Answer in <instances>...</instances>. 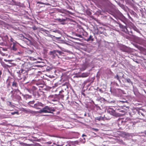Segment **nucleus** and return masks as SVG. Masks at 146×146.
I'll use <instances>...</instances> for the list:
<instances>
[{
    "instance_id": "55",
    "label": "nucleus",
    "mask_w": 146,
    "mask_h": 146,
    "mask_svg": "<svg viewBox=\"0 0 146 146\" xmlns=\"http://www.w3.org/2000/svg\"><path fill=\"white\" fill-rule=\"evenodd\" d=\"M141 133H144L146 135V131H145L144 132H141Z\"/></svg>"
},
{
    "instance_id": "17",
    "label": "nucleus",
    "mask_w": 146,
    "mask_h": 146,
    "mask_svg": "<svg viewBox=\"0 0 146 146\" xmlns=\"http://www.w3.org/2000/svg\"><path fill=\"white\" fill-rule=\"evenodd\" d=\"M116 14L117 17L118 19L124 16L123 14L119 11H118L116 12Z\"/></svg>"
},
{
    "instance_id": "15",
    "label": "nucleus",
    "mask_w": 146,
    "mask_h": 146,
    "mask_svg": "<svg viewBox=\"0 0 146 146\" xmlns=\"http://www.w3.org/2000/svg\"><path fill=\"white\" fill-rule=\"evenodd\" d=\"M121 50L123 52H129L130 51L128 47L126 46H123V47L121 48Z\"/></svg>"
},
{
    "instance_id": "44",
    "label": "nucleus",
    "mask_w": 146,
    "mask_h": 146,
    "mask_svg": "<svg viewBox=\"0 0 146 146\" xmlns=\"http://www.w3.org/2000/svg\"><path fill=\"white\" fill-rule=\"evenodd\" d=\"M68 2H69V1L68 0H66L65 1V3L67 5H68V6L69 7V5H68Z\"/></svg>"
},
{
    "instance_id": "46",
    "label": "nucleus",
    "mask_w": 146,
    "mask_h": 146,
    "mask_svg": "<svg viewBox=\"0 0 146 146\" xmlns=\"http://www.w3.org/2000/svg\"><path fill=\"white\" fill-rule=\"evenodd\" d=\"M138 113H139V114L140 115V114H141V115L143 116V117H144L145 116V115H144V114L142 113V112H141L140 111H139L138 112Z\"/></svg>"
},
{
    "instance_id": "57",
    "label": "nucleus",
    "mask_w": 146,
    "mask_h": 146,
    "mask_svg": "<svg viewBox=\"0 0 146 146\" xmlns=\"http://www.w3.org/2000/svg\"><path fill=\"white\" fill-rule=\"evenodd\" d=\"M120 102L123 103L125 102H126V101H120Z\"/></svg>"
},
{
    "instance_id": "23",
    "label": "nucleus",
    "mask_w": 146,
    "mask_h": 146,
    "mask_svg": "<svg viewBox=\"0 0 146 146\" xmlns=\"http://www.w3.org/2000/svg\"><path fill=\"white\" fill-rule=\"evenodd\" d=\"M3 40L5 42H7L8 39V36L7 35H4L2 37Z\"/></svg>"
},
{
    "instance_id": "52",
    "label": "nucleus",
    "mask_w": 146,
    "mask_h": 146,
    "mask_svg": "<svg viewBox=\"0 0 146 146\" xmlns=\"http://www.w3.org/2000/svg\"><path fill=\"white\" fill-rule=\"evenodd\" d=\"M46 143L48 144H51L52 143V142L50 141L48 142H46Z\"/></svg>"
},
{
    "instance_id": "35",
    "label": "nucleus",
    "mask_w": 146,
    "mask_h": 146,
    "mask_svg": "<svg viewBox=\"0 0 146 146\" xmlns=\"http://www.w3.org/2000/svg\"><path fill=\"white\" fill-rule=\"evenodd\" d=\"M87 66L88 65L86 64H84L82 67V69L83 70H84L87 68Z\"/></svg>"
},
{
    "instance_id": "18",
    "label": "nucleus",
    "mask_w": 146,
    "mask_h": 146,
    "mask_svg": "<svg viewBox=\"0 0 146 146\" xmlns=\"http://www.w3.org/2000/svg\"><path fill=\"white\" fill-rule=\"evenodd\" d=\"M132 27L133 29V31L134 33H135V31H136L139 34H141L139 30L135 26L133 25L132 26Z\"/></svg>"
},
{
    "instance_id": "49",
    "label": "nucleus",
    "mask_w": 146,
    "mask_h": 146,
    "mask_svg": "<svg viewBox=\"0 0 146 146\" xmlns=\"http://www.w3.org/2000/svg\"><path fill=\"white\" fill-rule=\"evenodd\" d=\"M76 36L79 37L81 38L82 37V36L81 35H80L79 34H76Z\"/></svg>"
},
{
    "instance_id": "53",
    "label": "nucleus",
    "mask_w": 146,
    "mask_h": 146,
    "mask_svg": "<svg viewBox=\"0 0 146 146\" xmlns=\"http://www.w3.org/2000/svg\"><path fill=\"white\" fill-rule=\"evenodd\" d=\"M119 111L121 112L122 113H123L125 112V111L124 110H119Z\"/></svg>"
},
{
    "instance_id": "48",
    "label": "nucleus",
    "mask_w": 146,
    "mask_h": 146,
    "mask_svg": "<svg viewBox=\"0 0 146 146\" xmlns=\"http://www.w3.org/2000/svg\"><path fill=\"white\" fill-rule=\"evenodd\" d=\"M35 146H41L38 143H36L34 144Z\"/></svg>"
},
{
    "instance_id": "24",
    "label": "nucleus",
    "mask_w": 146,
    "mask_h": 146,
    "mask_svg": "<svg viewBox=\"0 0 146 146\" xmlns=\"http://www.w3.org/2000/svg\"><path fill=\"white\" fill-rule=\"evenodd\" d=\"M130 14L133 16L134 17L137 18V14L133 11H130Z\"/></svg>"
},
{
    "instance_id": "60",
    "label": "nucleus",
    "mask_w": 146,
    "mask_h": 146,
    "mask_svg": "<svg viewBox=\"0 0 146 146\" xmlns=\"http://www.w3.org/2000/svg\"><path fill=\"white\" fill-rule=\"evenodd\" d=\"M99 91H100V92H103L102 90V89H99Z\"/></svg>"
},
{
    "instance_id": "34",
    "label": "nucleus",
    "mask_w": 146,
    "mask_h": 146,
    "mask_svg": "<svg viewBox=\"0 0 146 146\" xmlns=\"http://www.w3.org/2000/svg\"><path fill=\"white\" fill-rule=\"evenodd\" d=\"M105 101H106V100L104 98H103L101 97L100 102L101 103H104Z\"/></svg>"
},
{
    "instance_id": "19",
    "label": "nucleus",
    "mask_w": 146,
    "mask_h": 146,
    "mask_svg": "<svg viewBox=\"0 0 146 146\" xmlns=\"http://www.w3.org/2000/svg\"><path fill=\"white\" fill-rule=\"evenodd\" d=\"M64 91L63 90L59 92L60 94L57 95V96H58V98H59V100H60V98L62 99L64 97V95L62 94V93L64 92Z\"/></svg>"
},
{
    "instance_id": "56",
    "label": "nucleus",
    "mask_w": 146,
    "mask_h": 146,
    "mask_svg": "<svg viewBox=\"0 0 146 146\" xmlns=\"http://www.w3.org/2000/svg\"><path fill=\"white\" fill-rule=\"evenodd\" d=\"M93 129L95 131H97L98 130V129L96 128H93Z\"/></svg>"
},
{
    "instance_id": "22",
    "label": "nucleus",
    "mask_w": 146,
    "mask_h": 146,
    "mask_svg": "<svg viewBox=\"0 0 146 146\" xmlns=\"http://www.w3.org/2000/svg\"><path fill=\"white\" fill-rule=\"evenodd\" d=\"M37 88L35 86H33L30 90H28V91L30 92L31 93L32 92L33 93V92H35V91L37 90Z\"/></svg>"
},
{
    "instance_id": "37",
    "label": "nucleus",
    "mask_w": 146,
    "mask_h": 146,
    "mask_svg": "<svg viewBox=\"0 0 146 146\" xmlns=\"http://www.w3.org/2000/svg\"><path fill=\"white\" fill-rule=\"evenodd\" d=\"M52 32L56 33H60L59 31L58 30H52Z\"/></svg>"
},
{
    "instance_id": "1",
    "label": "nucleus",
    "mask_w": 146,
    "mask_h": 146,
    "mask_svg": "<svg viewBox=\"0 0 146 146\" xmlns=\"http://www.w3.org/2000/svg\"><path fill=\"white\" fill-rule=\"evenodd\" d=\"M113 20L116 23L118 24L119 27L122 29V31L130 35L135 37V33H134L133 31V29L132 26L131 27H127L126 25H124L121 23L119 22H117L115 20L113 19Z\"/></svg>"
},
{
    "instance_id": "10",
    "label": "nucleus",
    "mask_w": 146,
    "mask_h": 146,
    "mask_svg": "<svg viewBox=\"0 0 146 146\" xmlns=\"http://www.w3.org/2000/svg\"><path fill=\"white\" fill-rule=\"evenodd\" d=\"M122 23L124 24V25H126L127 23V19L124 16L122 17L120 19H119Z\"/></svg>"
},
{
    "instance_id": "59",
    "label": "nucleus",
    "mask_w": 146,
    "mask_h": 146,
    "mask_svg": "<svg viewBox=\"0 0 146 146\" xmlns=\"http://www.w3.org/2000/svg\"><path fill=\"white\" fill-rule=\"evenodd\" d=\"M4 60L5 61H6V62H7L9 61V60H7L6 59H4Z\"/></svg>"
},
{
    "instance_id": "42",
    "label": "nucleus",
    "mask_w": 146,
    "mask_h": 146,
    "mask_svg": "<svg viewBox=\"0 0 146 146\" xmlns=\"http://www.w3.org/2000/svg\"><path fill=\"white\" fill-rule=\"evenodd\" d=\"M115 102H116V101L114 100L108 101V102H109L110 103H115Z\"/></svg>"
},
{
    "instance_id": "2",
    "label": "nucleus",
    "mask_w": 146,
    "mask_h": 146,
    "mask_svg": "<svg viewBox=\"0 0 146 146\" xmlns=\"http://www.w3.org/2000/svg\"><path fill=\"white\" fill-rule=\"evenodd\" d=\"M27 104L31 107L40 110L44 106V104L37 100H33L28 102Z\"/></svg>"
},
{
    "instance_id": "31",
    "label": "nucleus",
    "mask_w": 146,
    "mask_h": 146,
    "mask_svg": "<svg viewBox=\"0 0 146 146\" xmlns=\"http://www.w3.org/2000/svg\"><path fill=\"white\" fill-rule=\"evenodd\" d=\"M117 92H119L120 94H124V91L120 89H117Z\"/></svg>"
},
{
    "instance_id": "61",
    "label": "nucleus",
    "mask_w": 146,
    "mask_h": 146,
    "mask_svg": "<svg viewBox=\"0 0 146 146\" xmlns=\"http://www.w3.org/2000/svg\"><path fill=\"white\" fill-rule=\"evenodd\" d=\"M82 95H83L84 96H85V95H85V94L84 93H82Z\"/></svg>"
},
{
    "instance_id": "20",
    "label": "nucleus",
    "mask_w": 146,
    "mask_h": 146,
    "mask_svg": "<svg viewBox=\"0 0 146 146\" xmlns=\"http://www.w3.org/2000/svg\"><path fill=\"white\" fill-rule=\"evenodd\" d=\"M33 94L34 96L36 98H39L40 96V94L37 92H33Z\"/></svg>"
},
{
    "instance_id": "11",
    "label": "nucleus",
    "mask_w": 146,
    "mask_h": 146,
    "mask_svg": "<svg viewBox=\"0 0 146 146\" xmlns=\"http://www.w3.org/2000/svg\"><path fill=\"white\" fill-rule=\"evenodd\" d=\"M67 11L65 9H59L58 10V12L61 13V14H59L60 15L63 16L64 17H65L66 16V13L64 12V11Z\"/></svg>"
},
{
    "instance_id": "26",
    "label": "nucleus",
    "mask_w": 146,
    "mask_h": 146,
    "mask_svg": "<svg viewBox=\"0 0 146 146\" xmlns=\"http://www.w3.org/2000/svg\"><path fill=\"white\" fill-rule=\"evenodd\" d=\"M44 83V82L43 81L41 82H37L36 83V84L37 86H38L39 87H42V86L43 85V83Z\"/></svg>"
},
{
    "instance_id": "50",
    "label": "nucleus",
    "mask_w": 146,
    "mask_h": 146,
    "mask_svg": "<svg viewBox=\"0 0 146 146\" xmlns=\"http://www.w3.org/2000/svg\"><path fill=\"white\" fill-rule=\"evenodd\" d=\"M20 4H21V3L19 2H17L16 3V5H17V6H20Z\"/></svg>"
},
{
    "instance_id": "27",
    "label": "nucleus",
    "mask_w": 146,
    "mask_h": 146,
    "mask_svg": "<svg viewBox=\"0 0 146 146\" xmlns=\"http://www.w3.org/2000/svg\"><path fill=\"white\" fill-rule=\"evenodd\" d=\"M16 91H17L18 92H19L20 94H21V92H20V90L18 89H15L11 91L10 92V93L11 94V95L15 94V92Z\"/></svg>"
},
{
    "instance_id": "51",
    "label": "nucleus",
    "mask_w": 146,
    "mask_h": 146,
    "mask_svg": "<svg viewBox=\"0 0 146 146\" xmlns=\"http://www.w3.org/2000/svg\"><path fill=\"white\" fill-rule=\"evenodd\" d=\"M10 40L11 42H13H13H14V41H15L11 37V39H10Z\"/></svg>"
},
{
    "instance_id": "39",
    "label": "nucleus",
    "mask_w": 146,
    "mask_h": 146,
    "mask_svg": "<svg viewBox=\"0 0 146 146\" xmlns=\"http://www.w3.org/2000/svg\"><path fill=\"white\" fill-rule=\"evenodd\" d=\"M94 104L95 105V106H96V107L97 108V110H101V109L100 108L99 106H98V105H96L95 104H94Z\"/></svg>"
},
{
    "instance_id": "29",
    "label": "nucleus",
    "mask_w": 146,
    "mask_h": 146,
    "mask_svg": "<svg viewBox=\"0 0 146 146\" xmlns=\"http://www.w3.org/2000/svg\"><path fill=\"white\" fill-rule=\"evenodd\" d=\"M94 40V38H93V36L90 35L89 37L87 39V41H93Z\"/></svg>"
},
{
    "instance_id": "62",
    "label": "nucleus",
    "mask_w": 146,
    "mask_h": 146,
    "mask_svg": "<svg viewBox=\"0 0 146 146\" xmlns=\"http://www.w3.org/2000/svg\"><path fill=\"white\" fill-rule=\"evenodd\" d=\"M2 55L3 56H5V53H2Z\"/></svg>"
},
{
    "instance_id": "47",
    "label": "nucleus",
    "mask_w": 146,
    "mask_h": 146,
    "mask_svg": "<svg viewBox=\"0 0 146 146\" xmlns=\"http://www.w3.org/2000/svg\"><path fill=\"white\" fill-rule=\"evenodd\" d=\"M127 15H128V17H129V18L130 19L131 21H133V19H132V18L130 17V15L128 13L127 14Z\"/></svg>"
},
{
    "instance_id": "45",
    "label": "nucleus",
    "mask_w": 146,
    "mask_h": 146,
    "mask_svg": "<svg viewBox=\"0 0 146 146\" xmlns=\"http://www.w3.org/2000/svg\"><path fill=\"white\" fill-rule=\"evenodd\" d=\"M48 146H59V145H57L55 143H53V145H48Z\"/></svg>"
},
{
    "instance_id": "21",
    "label": "nucleus",
    "mask_w": 146,
    "mask_h": 146,
    "mask_svg": "<svg viewBox=\"0 0 146 146\" xmlns=\"http://www.w3.org/2000/svg\"><path fill=\"white\" fill-rule=\"evenodd\" d=\"M125 82H127L129 84H131V85L133 86V82L129 78H126L125 79Z\"/></svg>"
},
{
    "instance_id": "54",
    "label": "nucleus",
    "mask_w": 146,
    "mask_h": 146,
    "mask_svg": "<svg viewBox=\"0 0 146 146\" xmlns=\"http://www.w3.org/2000/svg\"><path fill=\"white\" fill-rule=\"evenodd\" d=\"M97 32L98 33H100V34H102V32H101L100 31H99L98 30Z\"/></svg>"
},
{
    "instance_id": "64",
    "label": "nucleus",
    "mask_w": 146,
    "mask_h": 146,
    "mask_svg": "<svg viewBox=\"0 0 146 146\" xmlns=\"http://www.w3.org/2000/svg\"><path fill=\"white\" fill-rule=\"evenodd\" d=\"M2 72L0 71V77H1V75L2 74Z\"/></svg>"
},
{
    "instance_id": "6",
    "label": "nucleus",
    "mask_w": 146,
    "mask_h": 146,
    "mask_svg": "<svg viewBox=\"0 0 146 146\" xmlns=\"http://www.w3.org/2000/svg\"><path fill=\"white\" fill-rule=\"evenodd\" d=\"M56 53H58L60 55H61L64 53L61 51L58 50H54L50 51L49 52V54L51 56V57L53 58H55L56 56L59 58L58 54H56Z\"/></svg>"
},
{
    "instance_id": "36",
    "label": "nucleus",
    "mask_w": 146,
    "mask_h": 146,
    "mask_svg": "<svg viewBox=\"0 0 146 146\" xmlns=\"http://www.w3.org/2000/svg\"><path fill=\"white\" fill-rule=\"evenodd\" d=\"M23 54V52L19 50V51H18L17 53V55H22Z\"/></svg>"
},
{
    "instance_id": "41",
    "label": "nucleus",
    "mask_w": 146,
    "mask_h": 146,
    "mask_svg": "<svg viewBox=\"0 0 146 146\" xmlns=\"http://www.w3.org/2000/svg\"><path fill=\"white\" fill-rule=\"evenodd\" d=\"M100 2V3L102 4H103V3L105 2L106 1V0H98Z\"/></svg>"
},
{
    "instance_id": "4",
    "label": "nucleus",
    "mask_w": 146,
    "mask_h": 146,
    "mask_svg": "<svg viewBox=\"0 0 146 146\" xmlns=\"http://www.w3.org/2000/svg\"><path fill=\"white\" fill-rule=\"evenodd\" d=\"M55 109L53 107H51L46 106L44 104V106L42 109L38 111L39 113H52L53 111H55Z\"/></svg>"
},
{
    "instance_id": "5",
    "label": "nucleus",
    "mask_w": 146,
    "mask_h": 146,
    "mask_svg": "<svg viewBox=\"0 0 146 146\" xmlns=\"http://www.w3.org/2000/svg\"><path fill=\"white\" fill-rule=\"evenodd\" d=\"M22 39L28 45L35 46L36 42L31 37L29 38H28L23 36Z\"/></svg>"
},
{
    "instance_id": "8",
    "label": "nucleus",
    "mask_w": 146,
    "mask_h": 146,
    "mask_svg": "<svg viewBox=\"0 0 146 146\" xmlns=\"http://www.w3.org/2000/svg\"><path fill=\"white\" fill-rule=\"evenodd\" d=\"M111 117L108 116L106 114V115H104V117L100 116L96 117L95 118V120L99 121L104 120V119L109 120L111 119Z\"/></svg>"
},
{
    "instance_id": "25",
    "label": "nucleus",
    "mask_w": 146,
    "mask_h": 146,
    "mask_svg": "<svg viewBox=\"0 0 146 146\" xmlns=\"http://www.w3.org/2000/svg\"><path fill=\"white\" fill-rule=\"evenodd\" d=\"M6 104L7 106L11 107H13L15 106L13 104L10 102L7 101L6 102Z\"/></svg>"
},
{
    "instance_id": "30",
    "label": "nucleus",
    "mask_w": 146,
    "mask_h": 146,
    "mask_svg": "<svg viewBox=\"0 0 146 146\" xmlns=\"http://www.w3.org/2000/svg\"><path fill=\"white\" fill-rule=\"evenodd\" d=\"M114 78L116 79L117 80H118L120 83H121V81L120 80V77L117 74L114 76Z\"/></svg>"
},
{
    "instance_id": "32",
    "label": "nucleus",
    "mask_w": 146,
    "mask_h": 146,
    "mask_svg": "<svg viewBox=\"0 0 146 146\" xmlns=\"http://www.w3.org/2000/svg\"><path fill=\"white\" fill-rule=\"evenodd\" d=\"M88 75L89 74L88 73H84L82 74L81 76L82 77H86L88 76Z\"/></svg>"
},
{
    "instance_id": "13",
    "label": "nucleus",
    "mask_w": 146,
    "mask_h": 146,
    "mask_svg": "<svg viewBox=\"0 0 146 146\" xmlns=\"http://www.w3.org/2000/svg\"><path fill=\"white\" fill-rule=\"evenodd\" d=\"M51 100L53 102H57L59 100L58 96H57V94L52 95V98Z\"/></svg>"
},
{
    "instance_id": "12",
    "label": "nucleus",
    "mask_w": 146,
    "mask_h": 146,
    "mask_svg": "<svg viewBox=\"0 0 146 146\" xmlns=\"http://www.w3.org/2000/svg\"><path fill=\"white\" fill-rule=\"evenodd\" d=\"M12 86L15 88H18V84L17 81L13 79L12 82Z\"/></svg>"
},
{
    "instance_id": "14",
    "label": "nucleus",
    "mask_w": 146,
    "mask_h": 146,
    "mask_svg": "<svg viewBox=\"0 0 146 146\" xmlns=\"http://www.w3.org/2000/svg\"><path fill=\"white\" fill-rule=\"evenodd\" d=\"M66 19L57 18L55 19V20L58 21L59 22L61 23V24L62 25H64L65 23L64 22L66 21Z\"/></svg>"
},
{
    "instance_id": "33",
    "label": "nucleus",
    "mask_w": 146,
    "mask_h": 146,
    "mask_svg": "<svg viewBox=\"0 0 146 146\" xmlns=\"http://www.w3.org/2000/svg\"><path fill=\"white\" fill-rule=\"evenodd\" d=\"M21 99V97L20 96L18 95H17V94H16L15 99L18 100H19Z\"/></svg>"
},
{
    "instance_id": "43",
    "label": "nucleus",
    "mask_w": 146,
    "mask_h": 146,
    "mask_svg": "<svg viewBox=\"0 0 146 146\" xmlns=\"http://www.w3.org/2000/svg\"><path fill=\"white\" fill-rule=\"evenodd\" d=\"M101 97H97V98L96 99V100L100 102Z\"/></svg>"
},
{
    "instance_id": "28",
    "label": "nucleus",
    "mask_w": 146,
    "mask_h": 146,
    "mask_svg": "<svg viewBox=\"0 0 146 146\" xmlns=\"http://www.w3.org/2000/svg\"><path fill=\"white\" fill-rule=\"evenodd\" d=\"M11 49L14 51H16L17 49V48L15 46V42H13V44L11 48Z\"/></svg>"
},
{
    "instance_id": "3",
    "label": "nucleus",
    "mask_w": 146,
    "mask_h": 146,
    "mask_svg": "<svg viewBox=\"0 0 146 146\" xmlns=\"http://www.w3.org/2000/svg\"><path fill=\"white\" fill-rule=\"evenodd\" d=\"M29 70H26L25 69H21L20 70L17 72L18 74V76L21 79H23V81L25 80L28 77L27 72Z\"/></svg>"
},
{
    "instance_id": "16",
    "label": "nucleus",
    "mask_w": 146,
    "mask_h": 146,
    "mask_svg": "<svg viewBox=\"0 0 146 146\" xmlns=\"http://www.w3.org/2000/svg\"><path fill=\"white\" fill-rule=\"evenodd\" d=\"M116 14L117 17L118 19L124 16L123 14L119 11H118L116 12Z\"/></svg>"
},
{
    "instance_id": "38",
    "label": "nucleus",
    "mask_w": 146,
    "mask_h": 146,
    "mask_svg": "<svg viewBox=\"0 0 146 146\" xmlns=\"http://www.w3.org/2000/svg\"><path fill=\"white\" fill-rule=\"evenodd\" d=\"M11 114L12 115H15V114H19V113H18V111H14V112H11Z\"/></svg>"
},
{
    "instance_id": "40",
    "label": "nucleus",
    "mask_w": 146,
    "mask_h": 146,
    "mask_svg": "<svg viewBox=\"0 0 146 146\" xmlns=\"http://www.w3.org/2000/svg\"><path fill=\"white\" fill-rule=\"evenodd\" d=\"M15 94H15L11 95V97L13 100L15 99Z\"/></svg>"
},
{
    "instance_id": "63",
    "label": "nucleus",
    "mask_w": 146,
    "mask_h": 146,
    "mask_svg": "<svg viewBox=\"0 0 146 146\" xmlns=\"http://www.w3.org/2000/svg\"><path fill=\"white\" fill-rule=\"evenodd\" d=\"M10 74H11V76H13L14 74H13L12 73H10Z\"/></svg>"
},
{
    "instance_id": "58",
    "label": "nucleus",
    "mask_w": 146,
    "mask_h": 146,
    "mask_svg": "<svg viewBox=\"0 0 146 146\" xmlns=\"http://www.w3.org/2000/svg\"><path fill=\"white\" fill-rule=\"evenodd\" d=\"M82 137H86V135L84 134H83L82 136Z\"/></svg>"
},
{
    "instance_id": "9",
    "label": "nucleus",
    "mask_w": 146,
    "mask_h": 146,
    "mask_svg": "<svg viewBox=\"0 0 146 146\" xmlns=\"http://www.w3.org/2000/svg\"><path fill=\"white\" fill-rule=\"evenodd\" d=\"M13 80V79L9 77H8L6 80V84H7V87L9 91V88L10 87L11 83H12Z\"/></svg>"
},
{
    "instance_id": "7",
    "label": "nucleus",
    "mask_w": 146,
    "mask_h": 146,
    "mask_svg": "<svg viewBox=\"0 0 146 146\" xmlns=\"http://www.w3.org/2000/svg\"><path fill=\"white\" fill-rule=\"evenodd\" d=\"M107 112L108 114L115 117L120 116L119 113H116L113 109L111 108H108L107 110Z\"/></svg>"
}]
</instances>
